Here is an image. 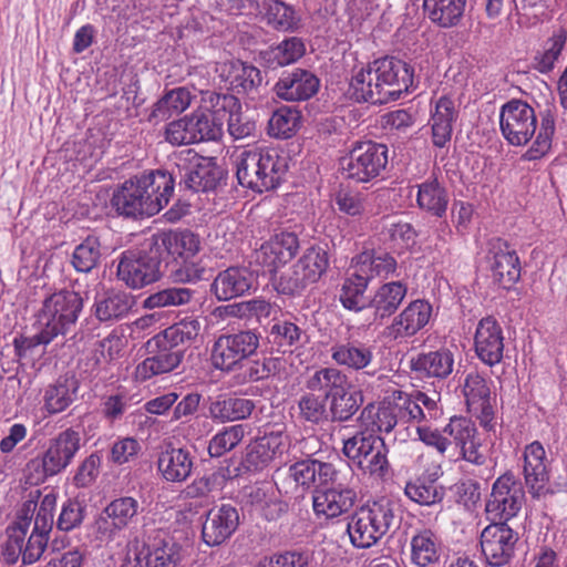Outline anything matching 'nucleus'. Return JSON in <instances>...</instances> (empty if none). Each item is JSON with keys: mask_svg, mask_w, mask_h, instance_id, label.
<instances>
[{"mask_svg": "<svg viewBox=\"0 0 567 567\" xmlns=\"http://www.w3.org/2000/svg\"><path fill=\"white\" fill-rule=\"evenodd\" d=\"M239 526V512L230 504L210 508L202 527V538L210 547L219 546L231 537Z\"/></svg>", "mask_w": 567, "mask_h": 567, "instance_id": "24", "label": "nucleus"}, {"mask_svg": "<svg viewBox=\"0 0 567 567\" xmlns=\"http://www.w3.org/2000/svg\"><path fill=\"white\" fill-rule=\"evenodd\" d=\"M256 281L257 278L249 268L231 266L218 272L210 291L219 301H228L249 293Z\"/></svg>", "mask_w": 567, "mask_h": 567, "instance_id": "31", "label": "nucleus"}, {"mask_svg": "<svg viewBox=\"0 0 567 567\" xmlns=\"http://www.w3.org/2000/svg\"><path fill=\"white\" fill-rule=\"evenodd\" d=\"M102 245L96 236L89 235L75 246L71 264L78 272L89 274L99 267L102 259Z\"/></svg>", "mask_w": 567, "mask_h": 567, "instance_id": "54", "label": "nucleus"}, {"mask_svg": "<svg viewBox=\"0 0 567 567\" xmlns=\"http://www.w3.org/2000/svg\"><path fill=\"white\" fill-rule=\"evenodd\" d=\"M413 83V70L394 56H384L355 72L350 82L357 102L386 104L396 101Z\"/></svg>", "mask_w": 567, "mask_h": 567, "instance_id": "1", "label": "nucleus"}, {"mask_svg": "<svg viewBox=\"0 0 567 567\" xmlns=\"http://www.w3.org/2000/svg\"><path fill=\"white\" fill-rule=\"evenodd\" d=\"M329 267V256L324 248L311 246L291 267L290 271L280 276L277 290L282 295L301 293L309 285L317 282Z\"/></svg>", "mask_w": 567, "mask_h": 567, "instance_id": "14", "label": "nucleus"}, {"mask_svg": "<svg viewBox=\"0 0 567 567\" xmlns=\"http://www.w3.org/2000/svg\"><path fill=\"white\" fill-rule=\"evenodd\" d=\"M404 493L412 502L423 506H431L443 501L445 488L437 485L434 481L417 478L406 483Z\"/></svg>", "mask_w": 567, "mask_h": 567, "instance_id": "59", "label": "nucleus"}, {"mask_svg": "<svg viewBox=\"0 0 567 567\" xmlns=\"http://www.w3.org/2000/svg\"><path fill=\"white\" fill-rule=\"evenodd\" d=\"M489 388L486 380L477 372H471L465 377L463 394L470 409L482 410L487 416L489 409Z\"/></svg>", "mask_w": 567, "mask_h": 567, "instance_id": "57", "label": "nucleus"}, {"mask_svg": "<svg viewBox=\"0 0 567 567\" xmlns=\"http://www.w3.org/2000/svg\"><path fill=\"white\" fill-rule=\"evenodd\" d=\"M220 138V118L212 111L205 110L203 101L198 110L168 123L165 128V140L174 146Z\"/></svg>", "mask_w": 567, "mask_h": 567, "instance_id": "11", "label": "nucleus"}, {"mask_svg": "<svg viewBox=\"0 0 567 567\" xmlns=\"http://www.w3.org/2000/svg\"><path fill=\"white\" fill-rule=\"evenodd\" d=\"M255 408V402L250 399L219 395L210 399L208 415L217 423H227L249 417Z\"/></svg>", "mask_w": 567, "mask_h": 567, "instance_id": "38", "label": "nucleus"}, {"mask_svg": "<svg viewBox=\"0 0 567 567\" xmlns=\"http://www.w3.org/2000/svg\"><path fill=\"white\" fill-rule=\"evenodd\" d=\"M135 305L134 297L125 291L112 290L94 303V315L101 322L117 321L126 317Z\"/></svg>", "mask_w": 567, "mask_h": 567, "instance_id": "44", "label": "nucleus"}, {"mask_svg": "<svg viewBox=\"0 0 567 567\" xmlns=\"http://www.w3.org/2000/svg\"><path fill=\"white\" fill-rule=\"evenodd\" d=\"M370 281L354 266L347 272L339 290V301L342 307L352 312L368 310L369 298L365 297Z\"/></svg>", "mask_w": 567, "mask_h": 567, "instance_id": "40", "label": "nucleus"}, {"mask_svg": "<svg viewBox=\"0 0 567 567\" xmlns=\"http://www.w3.org/2000/svg\"><path fill=\"white\" fill-rule=\"evenodd\" d=\"M306 332L296 323L284 320L275 322L267 334L271 349L280 353L292 352L293 348L302 344Z\"/></svg>", "mask_w": 567, "mask_h": 567, "instance_id": "51", "label": "nucleus"}, {"mask_svg": "<svg viewBox=\"0 0 567 567\" xmlns=\"http://www.w3.org/2000/svg\"><path fill=\"white\" fill-rule=\"evenodd\" d=\"M352 266L370 282L377 277L386 279L398 269L395 258L383 251H363L353 259Z\"/></svg>", "mask_w": 567, "mask_h": 567, "instance_id": "43", "label": "nucleus"}, {"mask_svg": "<svg viewBox=\"0 0 567 567\" xmlns=\"http://www.w3.org/2000/svg\"><path fill=\"white\" fill-rule=\"evenodd\" d=\"M388 165V147L370 140L355 141L342 157V174L355 183H369L382 175Z\"/></svg>", "mask_w": 567, "mask_h": 567, "instance_id": "10", "label": "nucleus"}, {"mask_svg": "<svg viewBox=\"0 0 567 567\" xmlns=\"http://www.w3.org/2000/svg\"><path fill=\"white\" fill-rule=\"evenodd\" d=\"M146 567H181L175 544L163 530H154L145 539Z\"/></svg>", "mask_w": 567, "mask_h": 567, "instance_id": "39", "label": "nucleus"}, {"mask_svg": "<svg viewBox=\"0 0 567 567\" xmlns=\"http://www.w3.org/2000/svg\"><path fill=\"white\" fill-rule=\"evenodd\" d=\"M331 358L339 365L359 371L370 367L374 354L372 347L360 341H351L334 344L331 348Z\"/></svg>", "mask_w": 567, "mask_h": 567, "instance_id": "45", "label": "nucleus"}, {"mask_svg": "<svg viewBox=\"0 0 567 567\" xmlns=\"http://www.w3.org/2000/svg\"><path fill=\"white\" fill-rule=\"evenodd\" d=\"M220 76L228 89L236 94L246 95L252 101L261 95L264 76L261 71L252 64L239 60L226 62L220 68Z\"/></svg>", "mask_w": 567, "mask_h": 567, "instance_id": "23", "label": "nucleus"}, {"mask_svg": "<svg viewBox=\"0 0 567 567\" xmlns=\"http://www.w3.org/2000/svg\"><path fill=\"white\" fill-rule=\"evenodd\" d=\"M454 367V354L449 349L419 353L411 360V369L422 378L446 379Z\"/></svg>", "mask_w": 567, "mask_h": 567, "instance_id": "37", "label": "nucleus"}, {"mask_svg": "<svg viewBox=\"0 0 567 567\" xmlns=\"http://www.w3.org/2000/svg\"><path fill=\"white\" fill-rule=\"evenodd\" d=\"M81 449L80 432L69 427L49 440L48 447L41 456L31 458L25 466L27 477L38 484L45 478L63 472Z\"/></svg>", "mask_w": 567, "mask_h": 567, "instance_id": "8", "label": "nucleus"}, {"mask_svg": "<svg viewBox=\"0 0 567 567\" xmlns=\"http://www.w3.org/2000/svg\"><path fill=\"white\" fill-rule=\"evenodd\" d=\"M326 403L327 399H324V395L319 396L312 391L301 395L298 402L300 417L312 424H319L328 420L329 411Z\"/></svg>", "mask_w": 567, "mask_h": 567, "instance_id": "63", "label": "nucleus"}, {"mask_svg": "<svg viewBox=\"0 0 567 567\" xmlns=\"http://www.w3.org/2000/svg\"><path fill=\"white\" fill-rule=\"evenodd\" d=\"M82 296L61 289L48 296L38 312V324L47 327L55 337L65 336L74 327L83 309Z\"/></svg>", "mask_w": 567, "mask_h": 567, "instance_id": "12", "label": "nucleus"}, {"mask_svg": "<svg viewBox=\"0 0 567 567\" xmlns=\"http://www.w3.org/2000/svg\"><path fill=\"white\" fill-rule=\"evenodd\" d=\"M165 264L172 257L175 261L174 277L178 281L195 282L205 277L206 268L195 260L200 248V240L193 231L168 230L159 231L151 236Z\"/></svg>", "mask_w": 567, "mask_h": 567, "instance_id": "6", "label": "nucleus"}, {"mask_svg": "<svg viewBox=\"0 0 567 567\" xmlns=\"http://www.w3.org/2000/svg\"><path fill=\"white\" fill-rule=\"evenodd\" d=\"M299 239L293 231H280L261 245L258 259L274 271L290 261L298 252Z\"/></svg>", "mask_w": 567, "mask_h": 567, "instance_id": "34", "label": "nucleus"}, {"mask_svg": "<svg viewBox=\"0 0 567 567\" xmlns=\"http://www.w3.org/2000/svg\"><path fill=\"white\" fill-rule=\"evenodd\" d=\"M474 348L478 359L486 365L499 363L504 353L503 329L494 317L482 318L476 327Z\"/></svg>", "mask_w": 567, "mask_h": 567, "instance_id": "26", "label": "nucleus"}, {"mask_svg": "<svg viewBox=\"0 0 567 567\" xmlns=\"http://www.w3.org/2000/svg\"><path fill=\"white\" fill-rule=\"evenodd\" d=\"M200 329L197 318H185L154 336L147 341L151 355L137 365L136 377L144 381L176 369Z\"/></svg>", "mask_w": 567, "mask_h": 567, "instance_id": "2", "label": "nucleus"}, {"mask_svg": "<svg viewBox=\"0 0 567 567\" xmlns=\"http://www.w3.org/2000/svg\"><path fill=\"white\" fill-rule=\"evenodd\" d=\"M408 293L405 282L396 280L384 282L379 286L369 298L368 310L371 315L368 317L369 326L382 324L385 319L393 316Z\"/></svg>", "mask_w": 567, "mask_h": 567, "instance_id": "25", "label": "nucleus"}, {"mask_svg": "<svg viewBox=\"0 0 567 567\" xmlns=\"http://www.w3.org/2000/svg\"><path fill=\"white\" fill-rule=\"evenodd\" d=\"M150 205L135 176L114 189L111 197L112 209L124 218L138 219L154 216Z\"/></svg>", "mask_w": 567, "mask_h": 567, "instance_id": "28", "label": "nucleus"}, {"mask_svg": "<svg viewBox=\"0 0 567 567\" xmlns=\"http://www.w3.org/2000/svg\"><path fill=\"white\" fill-rule=\"evenodd\" d=\"M540 124L534 142L522 155L523 161H537L543 158L551 150L553 137L556 132V116L551 109L539 113Z\"/></svg>", "mask_w": 567, "mask_h": 567, "instance_id": "48", "label": "nucleus"}, {"mask_svg": "<svg viewBox=\"0 0 567 567\" xmlns=\"http://www.w3.org/2000/svg\"><path fill=\"white\" fill-rule=\"evenodd\" d=\"M524 489L511 473L499 476L492 486L485 512L492 523L504 522L515 517L522 508Z\"/></svg>", "mask_w": 567, "mask_h": 567, "instance_id": "18", "label": "nucleus"}, {"mask_svg": "<svg viewBox=\"0 0 567 567\" xmlns=\"http://www.w3.org/2000/svg\"><path fill=\"white\" fill-rule=\"evenodd\" d=\"M140 187L150 203L154 215L158 214L171 200L175 179L173 175L164 169H152L135 176Z\"/></svg>", "mask_w": 567, "mask_h": 567, "instance_id": "33", "label": "nucleus"}, {"mask_svg": "<svg viewBox=\"0 0 567 567\" xmlns=\"http://www.w3.org/2000/svg\"><path fill=\"white\" fill-rule=\"evenodd\" d=\"M301 114L296 107L281 106L277 109L268 122V133L276 138H289L299 128Z\"/></svg>", "mask_w": 567, "mask_h": 567, "instance_id": "56", "label": "nucleus"}, {"mask_svg": "<svg viewBox=\"0 0 567 567\" xmlns=\"http://www.w3.org/2000/svg\"><path fill=\"white\" fill-rule=\"evenodd\" d=\"M305 386L309 391L324 393L332 422L351 420L363 404L362 391L354 389L348 377L336 368L316 370L308 375Z\"/></svg>", "mask_w": 567, "mask_h": 567, "instance_id": "4", "label": "nucleus"}, {"mask_svg": "<svg viewBox=\"0 0 567 567\" xmlns=\"http://www.w3.org/2000/svg\"><path fill=\"white\" fill-rule=\"evenodd\" d=\"M343 454L360 470L378 478L390 472L389 447L384 440L371 432L360 431L343 441Z\"/></svg>", "mask_w": 567, "mask_h": 567, "instance_id": "9", "label": "nucleus"}, {"mask_svg": "<svg viewBox=\"0 0 567 567\" xmlns=\"http://www.w3.org/2000/svg\"><path fill=\"white\" fill-rule=\"evenodd\" d=\"M357 501V491L347 483H342L316 488L312 493V509L319 519H333L350 512Z\"/></svg>", "mask_w": 567, "mask_h": 567, "instance_id": "21", "label": "nucleus"}, {"mask_svg": "<svg viewBox=\"0 0 567 567\" xmlns=\"http://www.w3.org/2000/svg\"><path fill=\"white\" fill-rule=\"evenodd\" d=\"M449 193L437 178H429L419 185L416 203L431 215L442 218L446 214Z\"/></svg>", "mask_w": 567, "mask_h": 567, "instance_id": "46", "label": "nucleus"}, {"mask_svg": "<svg viewBox=\"0 0 567 567\" xmlns=\"http://www.w3.org/2000/svg\"><path fill=\"white\" fill-rule=\"evenodd\" d=\"M164 261L151 237L140 247L126 249L117 258L116 278L131 289H142L163 276Z\"/></svg>", "mask_w": 567, "mask_h": 567, "instance_id": "7", "label": "nucleus"}, {"mask_svg": "<svg viewBox=\"0 0 567 567\" xmlns=\"http://www.w3.org/2000/svg\"><path fill=\"white\" fill-rule=\"evenodd\" d=\"M466 0H423V12L435 25L450 29L463 19Z\"/></svg>", "mask_w": 567, "mask_h": 567, "instance_id": "42", "label": "nucleus"}, {"mask_svg": "<svg viewBox=\"0 0 567 567\" xmlns=\"http://www.w3.org/2000/svg\"><path fill=\"white\" fill-rule=\"evenodd\" d=\"M194 456L185 447L167 444L157 458V467L167 482L179 483L186 481L193 471Z\"/></svg>", "mask_w": 567, "mask_h": 567, "instance_id": "35", "label": "nucleus"}, {"mask_svg": "<svg viewBox=\"0 0 567 567\" xmlns=\"http://www.w3.org/2000/svg\"><path fill=\"white\" fill-rule=\"evenodd\" d=\"M456 118L454 102L447 96H441L432 114V140L436 147H444L450 141L453 122Z\"/></svg>", "mask_w": 567, "mask_h": 567, "instance_id": "47", "label": "nucleus"}, {"mask_svg": "<svg viewBox=\"0 0 567 567\" xmlns=\"http://www.w3.org/2000/svg\"><path fill=\"white\" fill-rule=\"evenodd\" d=\"M401 511L396 502L382 497L368 502L349 516L347 533L350 543L359 549H368L401 524Z\"/></svg>", "mask_w": 567, "mask_h": 567, "instance_id": "3", "label": "nucleus"}, {"mask_svg": "<svg viewBox=\"0 0 567 567\" xmlns=\"http://www.w3.org/2000/svg\"><path fill=\"white\" fill-rule=\"evenodd\" d=\"M538 118L532 105L520 99H512L499 110V128L509 145L524 146L536 134Z\"/></svg>", "mask_w": 567, "mask_h": 567, "instance_id": "15", "label": "nucleus"}, {"mask_svg": "<svg viewBox=\"0 0 567 567\" xmlns=\"http://www.w3.org/2000/svg\"><path fill=\"white\" fill-rule=\"evenodd\" d=\"M486 261L494 285L511 289L520 278V262L514 249L499 239L489 241Z\"/></svg>", "mask_w": 567, "mask_h": 567, "instance_id": "20", "label": "nucleus"}, {"mask_svg": "<svg viewBox=\"0 0 567 567\" xmlns=\"http://www.w3.org/2000/svg\"><path fill=\"white\" fill-rule=\"evenodd\" d=\"M260 346V334L256 330H240L220 334L214 342L210 360L213 367L223 372H234L254 357Z\"/></svg>", "mask_w": 567, "mask_h": 567, "instance_id": "13", "label": "nucleus"}, {"mask_svg": "<svg viewBox=\"0 0 567 567\" xmlns=\"http://www.w3.org/2000/svg\"><path fill=\"white\" fill-rule=\"evenodd\" d=\"M204 109L212 111L220 118V131L224 132V122L227 121L228 133L235 140L254 135L256 123L241 112L239 100L233 94H223L215 91L203 92Z\"/></svg>", "mask_w": 567, "mask_h": 567, "instance_id": "17", "label": "nucleus"}, {"mask_svg": "<svg viewBox=\"0 0 567 567\" xmlns=\"http://www.w3.org/2000/svg\"><path fill=\"white\" fill-rule=\"evenodd\" d=\"M319 86L320 81L312 72L297 68L282 72L274 85V92L281 100L300 102L311 99Z\"/></svg>", "mask_w": 567, "mask_h": 567, "instance_id": "30", "label": "nucleus"}, {"mask_svg": "<svg viewBox=\"0 0 567 567\" xmlns=\"http://www.w3.org/2000/svg\"><path fill=\"white\" fill-rule=\"evenodd\" d=\"M287 447V435L281 432H270L247 445L240 465L246 472H260L275 458L281 456Z\"/></svg>", "mask_w": 567, "mask_h": 567, "instance_id": "22", "label": "nucleus"}, {"mask_svg": "<svg viewBox=\"0 0 567 567\" xmlns=\"http://www.w3.org/2000/svg\"><path fill=\"white\" fill-rule=\"evenodd\" d=\"M194 290L185 287H169L150 295L144 301L145 309L178 307L190 302Z\"/></svg>", "mask_w": 567, "mask_h": 567, "instance_id": "60", "label": "nucleus"}, {"mask_svg": "<svg viewBox=\"0 0 567 567\" xmlns=\"http://www.w3.org/2000/svg\"><path fill=\"white\" fill-rule=\"evenodd\" d=\"M360 420L365 426L371 424L372 432L390 433L399 423L391 398L379 406L369 403L361 411Z\"/></svg>", "mask_w": 567, "mask_h": 567, "instance_id": "52", "label": "nucleus"}, {"mask_svg": "<svg viewBox=\"0 0 567 567\" xmlns=\"http://www.w3.org/2000/svg\"><path fill=\"white\" fill-rule=\"evenodd\" d=\"M284 369V360L279 357H264L261 360H247L243 363L241 378L243 383L258 382L268 379L271 375L279 374Z\"/></svg>", "mask_w": 567, "mask_h": 567, "instance_id": "58", "label": "nucleus"}, {"mask_svg": "<svg viewBox=\"0 0 567 567\" xmlns=\"http://www.w3.org/2000/svg\"><path fill=\"white\" fill-rule=\"evenodd\" d=\"M518 533L504 522L491 523L481 533L480 545L491 567H503L514 558Z\"/></svg>", "mask_w": 567, "mask_h": 567, "instance_id": "19", "label": "nucleus"}, {"mask_svg": "<svg viewBox=\"0 0 567 567\" xmlns=\"http://www.w3.org/2000/svg\"><path fill=\"white\" fill-rule=\"evenodd\" d=\"M306 53V45L301 38L290 37L271 48L265 54V60L271 68L292 64Z\"/></svg>", "mask_w": 567, "mask_h": 567, "instance_id": "55", "label": "nucleus"}, {"mask_svg": "<svg viewBox=\"0 0 567 567\" xmlns=\"http://www.w3.org/2000/svg\"><path fill=\"white\" fill-rule=\"evenodd\" d=\"M445 432L452 437L454 449H457L452 456L457 455L477 466L486 463V455L480 451L481 442L476 439V427L468 419L452 417Z\"/></svg>", "mask_w": 567, "mask_h": 567, "instance_id": "29", "label": "nucleus"}, {"mask_svg": "<svg viewBox=\"0 0 567 567\" xmlns=\"http://www.w3.org/2000/svg\"><path fill=\"white\" fill-rule=\"evenodd\" d=\"M411 561L419 567H434L440 561L439 538L429 529L411 538Z\"/></svg>", "mask_w": 567, "mask_h": 567, "instance_id": "49", "label": "nucleus"}, {"mask_svg": "<svg viewBox=\"0 0 567 567\" xmlns=\"http://www.w3.org/2000/svg\"><path fill=\"white\" fill-rule=\"evenodd\" d=\"M274 310L275 308L269 301L258 298L217 308L219 316L223 318L256 319L259 323L264 319H268Z\"/></svg>", "mask_w": 567, "mask_h": 567, "instance_id": "50", "label": "nucleus"}, {"mask_svg": "<svg viewBox=\"0 0 567 567\" xmlns=\"http://www.w3.org/2000/svg\"><path fill=\"white\" fill-rule=\"evenodd\" d=\"M259 13L268 27L279 32H295L300 27L296 9L281 0H262Z\"/></svg>", "mask_w": 567, "mask_h": 567, "instance_id": "41", "label": "nucleus"}, {"mask_svg": "<svg viewBox=\"0 0 567 567\" xmlns=\"http://www.w3.org/2000/svg\"><path fill=\"white\" fill-rule=\"evenodd\" d=\"M75 390V380L59 378L56 382L49 385L44 392V409L50 414L64 411L74 401Z\"/></svg>", "mask_w": 567, "mask_h": 567, "instance_id": "53", "label": "nucleus"}, {"mask_svg": "<svg viewBox=\"0 0 567 567\" xmlns=\"http://www.w3.org/2000/svg\"><path fill=\"white\" fill-rule=\"evenodd\" d=\"M142 512L140 502L132 496L111 501L93 523L95 537L101 542H113L124 529L137 523Z\"/></svg>", "mask_w": 567, "mask_h": 567, "instance_id": "16", "label": "nucleus"}, {"mask_svg": "<svg viewBox=\"0 0 567 567\" xmlns=\"http://www.w3.org/2000/svg\"><path fill=\"white\" fill-rule=\"evenodd\" d=\"M246 426L235 424L226 426L216 433L208 443V453L212 457H220L234 450L245 437Z\"/></svg>", "mask_w": 567, "mask_h": 567, "instance_id": "61", "label": "nucleus"}, {"mask_svg": "<svg viewBox=\"0 0 567 567\" xmlns=\"http://www.w3.org/2000/svg\"><path fill=\"white\" fill-rule=\"evenodd\" d=\"M391 401L395 408L399 423H420L425 421L424 410L420 408V403L416 402L413 392L409 394L403 391L395 390L392 392Z\"/></svg>", "mask_w": 567, "mask_h": 567, "instance_id": "62", "label": "nucleus"}, {"mask_svg": "<svg viewBox=\"0 0 567 567\" xmlns=\"http://www.w3.org/2000/svg\"><path fill=\"white\" fill-rule=\"evenodd\" d=\"M432 316V306L425 300H414L403 309L384 329V337L391 340L411 338L423 329Z\"/></svg>", "mask_w": 567, "mask_h": 567, "instance_id": "27", "label": "nucleus"}, {"mask_svg": "<svg viewBox=\"0 0 567 567\" xmlns=\"http://www.w3.org/2000/svg\"><path fill=\"white\" fill-rule=\"evenodd\" d=\"M524 477L528 492L534 497H539L547 491L549 482L548 460L539 441H534L525 446Z\"/></svg>", "mask_w": 567, "mask_h": 567, "instance_id": "32", "label": "nucleus"}, {"mask_svg": "<svg viewBox=\"0 0 567 567\" xmlns=\"http://www.w3.org/2000/svg\"><path fill=\"white\" fill-rule=\"evenodd\" d=\"M238 183L254 192L276 188L288 171V158L276 148L243 151L237 159Z\"/></svg>", "mask_w": 567, "mask_h": 567, "instance_id": "5", "label": "nucleus"}, {"mask_svg": "<svg viewBox=\"0 0 567 567\" xmlns=\"http://www.w3.org/2000/svg\"><path fill=\"white\" fill-rule=\"evenodd\" d=\"M102 455L93 452L86 456L76 467L72 483L78 488H87L94 484L100 474Z\"/></svg>", "mask_w": 567, "mask_h": 567, "instance_id": "64", "label": "nucleus"}, {"mask_svg": "<svg viewBox=\"0 0 567 567\" xmlns=\"http://www.w3.org/2000/svg\"><path fill=\"white\" fill-rule=\"evenodd\" d=\"M225 171L216 163L215 158L202 157L183 176L181 184L193 192L215 190L224 181Z\"/></svg>", "mask_w": 567, "mask_h": 567, "instance_id": "36", "label": "nucleus"}]
</instances>
